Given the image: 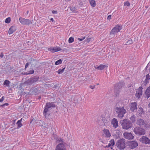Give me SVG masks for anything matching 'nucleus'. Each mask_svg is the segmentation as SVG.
Masks as SVG:
<instances>
[{
  "label": "nucleus",
  "mask_w": 150,
  "mask_h": 150,
  "mask_svg": "<svg viewBox=\"0 0 150 150\" xmlns=\"http://www.w3.org/2000/svg\"><path fill=\"white\" fill-rule=\"evenodd\" d=\"M28 13H29V11H27L26 12V13H27V14H28Z\"/></svg>",
  "instance_id": "13d9d810"
},
{
  "label": "nucleus",
  "mask_w": 150,
  "mask_h": 150,
  "mask_svg": "<svg viewBox=\"0 0 150 150\" xmlns=\"http://www.w3.org/2000/svg\"><path fill=\"white\" fill-rule=\"evenodd\" d=\"M90 4L93 7H95L96 6V2L94 0H89Z\"/></svg>",
  "instance_id": "7c9ffc66"
},
{
  "label": "nucleus",
  "mask_w": 150,
  "mask_h": 150,
  "mask_svg": "<svg viewBox=\"0 0 150 150\" xmlns=\"http://www.w3.org/2000/svg\"><path fill=\"white\" fill-rule=\"evenodd\" d=\"M149 69L150 71V62L149 63L145 68L146 69Z\"/></svg>",
  "instance_id": "58836bf2"
},
{
  "label": "nucleus",
  "mask_w": 150,
  "mask_h": 150,
  "mask_svg": "<svg viewBox=\"0 0 150 150\" xmlns=\"http://www.w3.org/2000/svg\"><path fill=\"white\" fill-rule=\"evenodd\" d=\"M19 21L23 25H29L30 24H33V21L25 19L22 17H20L19 18Z\"/></svg>",
  "instance_id": "1a4fd4ad"
},
{
  "label": "nucleus",
  "mask_w": 150,
  "mask_h": 150,
  "mask_svg": "<svg viewBox=\"0 0 150 150\" xmlns=\"http://www.w3.org/2000/svg\"><path fill=\"white\" fill-rule=\"evenodd\" d=\"M10 83V81L7 80H5L4 82L3 85L6 86H9Z\"/></svg>",
  "instance_id": "c85d7f7f"
},
{
  "label": "nucleus",
  "mask_w": 150,
  "mask_h": 150,
  "mask_svg": "<svg viewBox=\"0 0 150 150\" xmlns=\"http://www.w3.org/2000/svg\"><path fill=\"white\" fill-rule=\"evenodd\" d=\"M115 144L114 140L112 139L110 141V142L108 144V146H113Z\"/></svg>",
  "instance_id": "bb28decb"
},
{
  "label": "nucleus",
  "mask_w": 150,
  "mask_h": 150,
  "mask_svg": "<svg viewBox=\"0 0 150 150\" xmlns=\"http://www.w3.org/2000/svg\"><path fill=\"white\" fill-rule=\"evenodd\" d=\"M140 141L143 144L150 145V139L146 136H143L140 138Z\"/></svg>",
  "instance_id": "ddd939ff"
},
{
  "label": "nucleus",
  "mask_w": 150,
  "mask_h": 150,
  "mask_svg": "<svg viewBox=\"0 0 150 150\" xmlns=\"http://www.w3.org/2000/svg\"><path fill=\"white\" fill-rule=\"evenodd\" d=\"M65 69V67H64L62 69H59L56 72L59 74H62L64 71V69Z\"/></svg>",
  "instance_id": "c756f323"
},
{
  "label": "nucleus",
  "mask_w": 150,
  "mask_h": 150,
  "mask_svg": "<svg viewBox=\"0 0 150 150\" xmlns=\"http://www.w3.org/2000/svg\"><path fill=\"white\" fill-rule=\"evenodd\" d=\"M125 140L124 139L118 140L116 143V145L118 149L122 150L126 147Z\"/></svg>",
  "instance_id": "39448f33"
},
{
  "label": "nucleus",
  "mask_w": 150,
  "mask_h": 150,
  "mask_svg": "<svg viewBox=\"0 0 150 150\" xmlns=\"http://www.w3.org/2000/svg\"><path fill=\"white\" fill-rule=\"evenodd\" d=\"M57 141H58L59 142V143H62L63 144L64 142L63 141V139L61 138H58L57 139Z\"/></svg>",
  "instance_id": "e433bc0d"
},
{
  "label": "nucleus",
  "mask_w": 150,
  "mask_h": 150,
  "mask_svg": "<svg viewBox=\"0 0 150 150\" xmlns=\"http://www.w3.org/2000/svg\"><path fill=\"white\" fill-rule=\"evenodd\" d=\"M71 11H72V12H70L71 13H77L78 12V11H77V10H70Z\"/></svg>",
  "instance_id": "79ce46f5"
},
{
  "label": "nucleus",
  "mask_w": 150,
  "mask_h": 150,
  "mask_svg": "<svg viewBox=\"0 0 150 150\" xmlns=\"http://www.w3.org/2000/svg\"><path fill=\"white\" fill-rule=\"evenodd\" d=\"M40 98H41V97H39V99H40Z\"/></svg>",
  "instance_id": "052dcab7"
},
{
  "label": "nucleus",
  "mask_w": 150,
  "mask_h": 150,
  "mask_svg": "<svg viewBox=\"0 0 150 150\" xmlns=\"http://www.w3.org/2000/svg\"><path fill=\"white\" fill-rule=\"evenodd\" d=\"M4 99V96H3L0 99V102H2Z\"/></svg>",
  "instance_id": "49530a36"
},
{
  "label": "nucleus",
  "mask_w": 150,
  "mask_h": 150,
  "mask_svg": "<svg viewBox=\"0 0 150 150\" xmlns=\"http://www.w3.org/2000/svg\"><path fill=\"white\" fill-rule=\"evenodd\" d=\"M114 110L117 114V117L120 118H122L124 116V115L126 113L124 107H116L114 108Z\"/></svg>",
  "instance_id": "20e7f679"
},
{
  "label": "nucleus",
  "mask_w": 150,
  "mask_h": 150,
  "mask_svg": "<svg viewBox=\"0 0 150 150\" xmlns=\"http://www.w3.org/2000/svg\"><path fill=\"white\" fill-rule=\"evenodd\" d=\"M133 131L137 135H144L145 133V130L139 127L134 128Z\"/></svg>",
  "instance_id": "6e6552de"
},
{
  "label": "nucleus",
  "mask_w": 150,
  "mask_h": 150,
  "mask_svg": "<svg viewBox=\"0 0 150 150\" xmlns=\"http://www.w3.org/2000/svg\"><path fill=\"white\" fill-rule=\"evenodd\" d=\"M136 123L137 125L145 128L149 127V125L144 120L141 118L137 119Z\"/></svg>",
  "instance_id": "0eeeda50"
},
{
  "label": "nucleus",
  "mask_w": 150,
  "mask_h": 150,
  "mask_svg": "<svg viewBox=\"0 0 150 150\" xmlns=\"http://www.w3.org/2000/svg\"><path fill=\"white\" fill-rule=\"evenodd\" d=\"M8 105H9V104L8 103H6L3 104V105H1L0 106V107H1L4 108L5 106H8Z\"/></svg>",
  "instance_id": "ea45409f"
},
{
  "label": "nucleus",
  "mask_w": 150,
  "mask_h": 150,
  "mask_svg": "<svg viewBox=\"0 0 150 150\" xmlns=\"http://www.w3.org/2000/svg\"><path fill=\"white\" fill-rule=\"evenodd\" d=\"M130 119L132 122L134 123L136 121V117L135 115H133L131 116Z\"/></svg>",
  "instance_id": "cd10ccee"
},
{
  "label": "nucleus",
  "mask_w": 150,
  "mask_h": 150,
  "mask_svg": "<svg viewBox=\"0 0 150 150\" xmlns=\"http://www.w3.org/2000/svg\"><path fill=\"white\" fill-rule=\"evenodd\" d=\"M16 30V29L15 27L12 26L9 29L8 33L9 35H11Z\"/></svg>",
  "instance_id": "5701e85b"
},
{
  "label": "nucleus",
  "mask_w": 150,
  "mask_h": 150,
  "mask_svg": "<svg viewBox=\"0 0 150 150\" xmlns=\"http://www.w3.org/2000/svg\"><path fill=\"white\" fill-rule=\"evenodd\" d=\"M145 94L147 99L150 97V86L147 88L145 91Z\"/></svg>",
  "instance_id": "4be33fe9"
},
{
  "label": "nucleus",
  "mask_w": 150,
  "mask_h": 150,
  "mask_svg": "<svg viewBox=\"0 0 150 150\" xmlns=\"http://www.w3.org/2000/svg\"><path fill=\"white\" fill-rule=\"evenodd\" d=\"M130 4L128 1L125 2L124 3V6H130Z\"/></svg>",
  "instance_id": "4c0bfd02"
},
{
  "label": "nucleus",
  "mask_w": 150,
  "mask_h": 150,
  "mask_svg": "<svg viewBox=\"0 0 150 150\" xmlns=\"http://www.w3.org/2000/svg\"><path fill=\"white\" fill-rule=\"evenodd\" d=\"M110 148H111V149H112V147H111Z\"/></svg>",
  "instance_id": "bf43d9fd"
},
{
  "label": "nucleus",
  "mask_w": 150,
  "mask_h": 150,
  "mask_svg": "<svg viewBox=\"0 0 150 150\" xmlns=\"http://www.w3.org/2000/svg\"><path fill=\"white\" fill-rule=\"evenodd\" d=\"M109 147H110V146H108V145H106V146H104V148H107Z\"/></svg>",
  "instance_id": "6e6d98bb"
},
{
  "label": "nucleus",
  "mask_w": 150,
  "mask_h": 150,
  "mask_svg": "<svg viewBox=\"0 0 150 150\" xmlns=\"http://www.w3.org/2000/svg\"><path fill=\"white\" fill-rule=\"evenodd\" d=\"M74 41V38H73L71 37L69 38L68 40V42L69 43H71Z\"/></svg>",
  "instance_id": "f704fd0d"
},
{
  "label": "nucleus",
  "mask_w": 150,
  "mask_h": 150,
  "mask_svg": "<svg viewBox=\"0 0 150 150\" xmlns=\"http://www.w3.org/2000/svg\"><path fill=\"white\" fill-rule=\"evenodd\" d=\"M127 146L132 149L136 148L138 146L137 142L135 141H129L126 143Z\"/></svg>",
  "instance_id": "9d476101"
},
{
  "label": "nucleus",
  "mask_w": 150,
  "mask_h": 150,
  "mask_svg": "<svg viewBox=\"0 0 150 150\" xmlns=\"http://www.w3.org/2000/svg\"><path fill=\"white\" fill-rule=\"evenodd\" d=\"M90 40H91V38H87V39H86V41H87L88 42H90Z\"/></svg>",
  "instance_id": "603ef678"
},
{
  "label": "nucleus",
  "mask_w": 150,
  "mask_h": 150,
  "mask_svg": "<svg viewBox=\"0 0 150 150\" xmlns=\"http://www.w3.org/2000/svg\"><path fill=\"white\" fill-rule=\"evenodd\" d=\"M125 138L129 140L133 139L134 136L131 133L125 132L123 134Z\"/></svg>",
  "instance_id": "2eb2a0df"
},
{
  "label": "nucleus",
  "mask_w": 150,
  "mask_h": 150,
  "mask_svg": "<svg viewBox=\"0 0 150 150\" xmlns=\"http://www.w3.org/2000/svg\"><path fill=\"white\" fill-rule=\"evenodd\" d=\"M124 82L123 81H121L118 82L116 85L114 91L115 95L117 96L120 93L121 90V88L124 86Z\"/></svg>",
  "instance_id": "423d86ee"
},
{
  "label": "nucleus",
  "mask_w": 150,
  "mask_h": 150,
  "mask_svg": "<svg viewBox=\"0 0 150 150\" xmlns=\"http://www.w3.org/2000/svg\"><path fill=\"white\" fill-rule=\"evenodd\" d=\"M11 21V18L10 17H8L6 19L5 22L6 23H8L10 22Z\"/></svg>",
  "instance_id": "c9c22d12"
},
{
  "label": "nucleus",
  "mask_w": 150,
  "mask_h": 150,
  "mask_svg": "<svg viewBox=\"0 0 150 150\" xmlns=\"http://www.w3.org/2000/svg\"><path fill=\"white\" fill-rule=\"evenodd\" d=\"M133 43V41L131 39H129L126 43L125 45H129Z\"/></svg>",
  "instance_id": "72a5a7b5"
},
{
  "label": "nucleus",
  "mask_w": 150,
  "mask_h": 150,
  "mask_svg": "<svg viewBox=\"0 0 150 150\" xmlns=\"http://www.w3.org/2000/svg\"><path fill=\"white\" fill-rule=\"evenodd\" d=\"M38 77L37 76H34L29 79L28 80L26 81L25 83L28 85H31L37 81L38 80Z\"/></svg>",
  "instance_id": "9b49d317"
},
{
  "label": "nucleus",
  "mask_w": 150,
  "mask_h": 150,
  "mask_svg": "<svg viewBox=\"0 0 150 150\" xmlns=\"http://www.w3.org/2000/svg\"><path fill=\"white\" fill-rule=\"evenodd\" d=\"M148 106L150 108V102L148 104Z\"/></svg>",
  "instance_id": "4d7b16f0"
},
{
  "label": "nucleus",
  "mask_w": 150,
  "mask_h": 150,
  "mask_svg": "<svg viewBox=\"0 0 150 150\" xmlns=\"http://www.w3.org/2000/svg\"><path fill=\"white\" fill-rule=\"evenodd\" d=\"M137 103L135 102L131 103L129 104V107L130 110L132 112H134L137 110Z\"/></svg>",
  "instance_id": "f8f14e48"
},
{
  "label": "nucleus",
  "mask_w": 150,
  "mask_h": 150,
  "mask_svg": "<svg viewBox=\"0 0 150 150\" xmlns=\"http://www.w3.org/2000/svg\"><path fill=\"white\" fill-rule=\"evenodd\" d=\"M29 74H33L34 73V71L33 69L30 70L29 71Z\"/></svg>",
  "instance_id": "a19ab883"
},
{
  "label": "nucleus",
  "mask_w": 150,
  "mask_h": 150,
  "mask_svg": "<svg viewBox=\"0 0 150 150\" xmlns=\"http://www.w3.org/2000/svg\"><path fill=\"white\" fill-rule=\"evenodd\" d=\"M150 79V76L149 74L146 75V79L144 81L142 82V85L146 86L149 82V80Z\"/></svg>",
  "instance_id": "a211bd4d"
},
{
  "label": "nucleus",
  "mask_w": 150,
  "mask_h": 150,
  "mask_svg": "<svg viewBox=\"0 0 150 150\" xmlns=\"http://www.w3.org/2000/svg\"><path fill=\"white\" fill-rule=\"evenodd\" d=\"M85 37H82L81 38H78V40H79L80 41H82L85 38Z\"/></svg>",
  "instance_id": "37998d69"
},
{
  "label": "nucleus",
  "mask_w": 150,
  "mask_h": 150,
  "mask_svg": "<svg viewBox=\"0 0 150 150\" xmlns=\"http://www.w3.org/2000/svg\"><path fill=\"white\" fill-rule=\"evenodd\" d=\"M48 50L50 51L51 52L54 53L62 50V49L60 47H54L48 48Z\"/></svg>",
  "instance_id": "dca6fc26"
},
{
  "label": "nucleus",
  "mask_w": 150,
  "mask_h": 150,
  "mask_svg": "<svg viewBox=\"0 0 150 150\" xmlns=\"http://www.w3.org/2000/svg\"><path fill=\"white\" fill-rule=\"evenodd\" d=\"M52 13L53 14H57V11L53 10L52 11Z\"/></svg>",
  "instance_id": "09e8293b"
},
{
  "label": "nucleus",
  "mask_w": 150,
  "mask_h": 150,
  "mask_svg": "<svg viewBox=\"0 0 150 150\" xmlns=\"http://www.w3.org/2000/svg\"><path fill=\"white\" fill-rule=\"evenodd\" d=\"M55 150H67V149L63 143H59L56 146Z\"/></svg>",
  "instance_id": "4468645a"
},
{
  "label": "nucleus",
  "mask_w": 150,
  "mask_h": 150,
  "mask_svg": "<svg viewBox=\"0 0 150 150\" xmlns=\"http://www.w3.org/2000/svg\"><path fill=\"white\" fill-rule=\"evenodd\" d=\"M4 56V54L2 52H1L0 53V57L1 58H2L3 57V56Z\"/></svg>",
  "instance_id": "de8ad7c7"
},
{
  "label": "nucleus",
  "mask_w": 150,
  "mask_h": 150,
  "mask_svg": "<svg viewBox=\"0 0 150 150\" xmlns=\"http://www.w3.org/2000/svg\"><path fill=\"white\" fill-rule=\"evenodd\" d=\"M106 67V66L105 65L100 64L99 66H98L97 67L95 68L98 70H102L105 68Z\"/></svg>",
  "instance_id": "a878e982"
},
{
  "label": "nucleus",
  "mask_w": 150,
  "mask_h": 150,
  "mask_svg": "<svg viewBox=\"0 0 150 150\" xmlns=\"http://www.w3.org/2000/svg\"><path fill=\"white\" fill-rule=\"evenodd\" d=\"M143 88L141 86L140 87L137 91V93L135 94V96L137 98H139L142 95Z\"/></svg>",
  "instance_id": "f3484780"
},
{
  "label": "nucleus",
  "mask_w": 150,
  "mask_h": 150,
  "mask_svg": "<svg viewBox=\"0 0 150 150\" xmlns=\"http://www.w3.org/2000/svg\"><path fill=\"white\" fill-rule=\"evenodd\" d=\"M111 15H109L108 17H107V19L108 20H110L111 19Z\"/></svg>",
  "instance_id": "8fccbe9b"
},
{
  "label": "nucleus",
  "mask_w": 150,
  "mask_h": 150,
  "mask_svg": "<svg viewBox=\"0 0 150 150\" xmlns=\"http://www.w3.org/2000/svg\"><path fill=\"white\" fill-rule=\"evenodd\" d=\"M38 89L37 88H34L33 91V93L35 95H36L38 94Z\"/></svg>",
  "instance_id": "473e14b6"
},
{
  "label": "nucleus",
  "mask_w": 150,
  "mask_h": 150,
  "mask_svg": "<svg viewBox=\"0 0 150 150\" xmlns=\"http://www.w3.org/2000/svg\"><path fill=\"white\" fill-rule=\"evenodd\" d=\"M56 106L53 102H49L46 103L43 112L45 117L46 118H49V117L50 115L49 112L50 110L53 108L56 107Z\"/></svg>",
  "instance_id": "f257e3e1"
},
{
  "label": "nucleus",
  "mask_w": 150,
  "mask_h": 150,
  "mask_svg": "<svg viewBox=\"0 0 150 150\" xmlns=\"http://www.w3.org/2000/svg\"><path fill=\"white\" fill-rule=\"evenodd\" d=\"M90 88L92 89H94L95 87V85H91L89 86Z\"/></svg>",
  "instance_id": "c03bdc74"
},
{
  "label": "nucleus",
  "mask_w": 150,
  "mask_h": 150,
  "mask_svg": "<svg viewBox=\"0 0 150 150\" xmlns=\"http://www.w3.org/2000/svg\"><path fill=\"white\" fill-rule=\"evenodd\" d=\"M122 29V26L121 25L117 24L111 30L109 33V37L110 38H114L115 35Z\"/></svg>",
  "instance_id": "f03ea898"
},
{
  "label": "nucleus",
  "mask_w": 150,
  "mask_h": 150,
  "mask_svg": "<svg viewBox=\"0 0 150 150\" xmlns=\"http://www.w3.org/2000/svg\"><path fill=\"white\" fill-rule=\"evenodd\" d=\"M14 125V123H13V125Z\"/></svg>",
  "instance_id": "680f3d73"
},
{
  "label": "nucleus",
  "mask_w": 150,
  "mask_h": 150,
  "mask_svg": "<svg viewBox=\"0 0 150 150\" xmlns=\"http://www.w3.org/2000/svg\"><path fill=\"white\" fill-rule=\"evenodd\" d=\"M35 120L34 119H32L30 121V123H31L32 122H35Z\"/></svg>",
  "instance_id": "864d4df0"
},
{
  "label": "nucleus",
  "mask_w": 150,
  "mask_h": 150,
  "mask_svg": "<svg viewBox=\"0 0 150 150\" xmlns=\"http://www.w3.org/2000/svg\"><path fill=\"white\" fill-rule=\"evenodd\" d=\"M144 114V111L143 108L141 107H140L139 108L137 112V115L139 116H142V115Z\"/></svg>",
  "instance_id": "aec40b11"
},
{
  "label": "nucleus",
  "mask_w": 150,
  "mask_h": 150,
  "mask_svg": "<svg viewBox=\"0 0 150 150\" xmlns=\"http://www.w3.org/2000/svg\"><path fill=\"white\" fill-rule=\"evenodd\" d=\"M120 124L123 129L127 130L132 128L133 124L131 122L127 119H125L120 121Z\"/></svg>",
  "instance_id": "7ed1b4c3"
},
{
  "label": "nucleus",
  "mask_w": 150,
  "mask_h": 150,
  "mask_svg": "<svg viewBox=\"0 0 150 150\" xmlns=\"http://www.w3.org/2000/svg\"><path fill=\"white\" fill-rule=\"evenodd\" d=\"M29 64V62L27 63L25 65V69L28 67Z\"/></svg>",
  "instance_id": "a18cd8bd"
},
{
  "label": "nucleus",
  "mask_w": 150,
  "mask_h": 150,
  "mask_svg": "<svg viewBox=\"0 0 150 150\" xmlns=\"http://www.w3.org/2000/svg\"><path fill=\"white\" fill-rule=\"evenodd\" d=\"M37 60L34 59L33 58L31 57L30 58V63L33 66H35L37 64Z\"/></svg>",
  "instance_id": "b1692460"
},
{
  "label": "nucleus",
  "mask_w": 150,
  "mask_h": 150,
  "mask_svg": "<svg viewBox=\"0 0 150 150\" xmlns=\"http://www.w3.org/2000/svg\"><path fill=\"white\" fill-rule=\"evenodd\" d=\"M22 74L24 75H28L29 74V73L28 72H24Z\"/></svg>",
  "instance_id": "3c124183"
},
{
  "label": "nucleus",
  "mask_w": 150,
  "mask_h": 150,
  "mask_svg": "<svg viewBox=\"0 0 150 150\" xmlns=\"http://www.w3.org/2000/svg\"><path fill=\"white\" fill-rule=\"evenodd\" d=\"M62 61V60L61 59L58 60L55 62V64L57 65L61 64Z\"/></svg>",
  "instance_id": "2f4dec72"
},
{
  "label": "nucleus",
  "mask_w": 150,
  "mask_h": 150,
  "mask_svg": "<svg viewBox=\"0 0 150 150\" xmlns=\"http://www.w3.org/2000/svg\"><path fill=\"white\" fill-rule=\"evenodd\" d=\"M104 134L105 135V137H110L111 136V134L109 131L108 129H104L103 130Z\"/></svg>",
  "instance_id": "412c9836"
},
{
  "label": "nucleus",
  "mask_w": 150,
  "mask_h": 150,
  "mask_svg": "<svg viewBox=\"0 0 150 150\" xmlns=\"http://www.w3.org/2000/svg\"><path fill=\"white\" fill-rule=\"evenodd\" d=\"M111 123L113 125V127L115 128L117 127L118 126V121L115 118H114L112 119Z\"/></svg>",
  "instance_id": "6ab92c4d"
},
{
  "label": "nucleus",
  "mask_w": 150,
  "mask_h": 150,
  "mask_svg": "<svg viewBox=\"0 0 150 150\" xmlns=\"http://www.w3.org/2000/svg\"><path fill=\"white\" fill-rule=\"evenodd\" d=\"M50 21L53 22L54 21V19L53 18H51L50 19Z\"/></svg>",
  "instance_id": "5fc2aeb1"
},
{
  "label": "nucleus",
  "mask_w": 150,
  "mask_h": 150,
  "mask_svg": "<svg viewBox=\"0 0 150 150\" xmlns=\"http://www.w3.org/2000/svg\"><path fill=\"white\" fill-rule=\"evenodd\" d=\"M22 119L23 118H21L20 120H18L16 123V124L17 125V128L18 129L23 126V125L21 123Z\"/></svg>",
  "instance_id": "393cba45"
}]
</instances>
